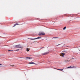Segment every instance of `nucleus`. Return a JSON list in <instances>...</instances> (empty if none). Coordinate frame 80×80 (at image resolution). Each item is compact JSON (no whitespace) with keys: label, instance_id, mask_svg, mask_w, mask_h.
I'll return each instance as SVG.
<instances>
[{"label":"nucleus","instance_id":"obj_10","mask_svg":"<svg viewBox=\"0 0 80 80\" xmlns=\"http://www.w3.org/2000/svg\"><path fill=\"white\" fill-rule=\"evenodd\" d=\"M19 49H18L17 50H15L14 51H19Z\"/></svg>","mask_w":80,"mask_h":80},{"label":"nucleus","instance_id":"obj_4","mask_svg":"<svg viewBox=\"0 0 80 80\" xmlns=\"http://www.w3.org/2000/svg\"><path fill=\"white\" fill-rule=\"evenodd\" d=\"M65 55V53H61L60 54V56H61V57H64V55Z\"/></svg>","mask_w":80,"mask_h":80},{"label":"nucleus","instance_id":"obj_11","mask_svg":"<svg viewBox=\"0 0 80 80\" xmlns=\"http://www.w3.org/2000/svg\"><path fill=\"white\" fill-rule=\"evenodd\" d=\"M57 70H60L61 71H62V70H63V69H57Z\"/></svg>","mask_w":80,"mask_h":80},{"label":"nucleus","instance_id":"obj_1","mask_svg":"<svg viewBox=\"0 0 80 80\" xmlns=\"http://www.w3.org/2000/svg\"><path fill=\"white\" fill-rule=\"evenodd\" d=\"M45 35V34L44 32H39L38 34V35H39V36H42Z\"/></svg>","mask_w":80,"mask_h":80},{"label":"nucleus","instance_id":"obj_17","mask_svg":"<svg viewBox=\"0 0 80 80\" xmlns=\"http://www.w3.org/2000/svg\"><path fill=\"white\" fill-rule=\"evenodd\" d=\"M22 49H21V50H22Z\"/></svg>","mask_w":80,"mask_h":80},{"label":"nucleus","instance_id":"obj_6","mask_svg":"<svg viewBox=\"0 0 80 80\" xmlns=\"http://www.w3.org/2000/svg\"><path fill=\"white\" fill-rule=\"evenodd\" d=\"M30 51V48H26V51L27 52H29V51Z\"/></svg>","mask_w":80,"mask_h":80},{"label":"nucleus","instance_id":"obj_7","mask_svg":"<svg viewBox=\"0 0 80 80\" xmlns=\"http://www.w3.org/2000/svg\"><path fill=\"white\" fill-rule=\"evenodd\" d=\"M28 63H29V64H35V63L33 62H29Z\"/></svg>","mask_w":80,"mask_h":80},{"label":"nucleus","instance_id":"obj_2","mask_svg":"<svg viewBox=\"0 0 80 80\" xmlns=\"http://www.w3.org/2000/svg\"><path fill=\"white\" fill-rule=\"evenodd\" d=\"M15 47L16 48H22V46H21L20 45H16L15 46Z\"/></svg>","mask_w":80,"mask_h":80},{"label":"nucleus","instance_id":"obj_5","mask_svg":"<svg viewBox=\"0 0 80 80\" xmlns=\"http://www.w3.org/2000/svg\"><path fill=\"white\" fill-rule=\"evenodd\" d=\"M48 53V52H44L42 54V55H47Z\"/></svg>","mask_w":80,"mask_h":80},{"label":"nucleus","instance_id":"obj_15","mask_svg":"<svg viewBox=\"0 0 80 80\" xmlns=\"http://www.w3.org/2000/svg\"><path fill=\"white\" fill-rule=\"evenodd\" d=\"M1 65H2V64H0V67H2V66Z\"/></svg>","mask_w":80,"mask_h":80},{"label":"nucleus","instance_id":"obj_16","mask_svg":"<svg viewBox=\"0 0 80 80\" xmlns=\"http://www.w3.org/2000/svg\"><path fill=\"white\" fill-rule=\"evenodd\" d=\"M12 67H14V66H12Z\"/></svg>","mask_w":80,"mask_h":80},{"label":"nucleus","instance_id":"obj_14","mask_svg":"<svg viewBox=\"0 0 80 80\" xmlns=\"http://www.w3.org/2000/svg\"><path fill=\"white\" fill-rule=\"evenodd\" d=\"M12 51H11V50H9L8 51V52H12Z\"/></svg>","mask_w":80,"mask_h":80},{"label":"nucleus","instance_id":"obj_8","mask_svg":"<svg viewBox=\"0 0 80 80\" xmlns=\"http://www.w3.org/2000/svg\"><path fill=\"white\" fill-rule=\"evenodd\" d=\"M28 59H30V58L28 57V58H26V60H28Z\"/></svg>","mask_w":80,"mask_h":80},{"label":"nucleus","instance_id":"obj_13","mask_svg":"<svg viewBox=\"0 0 80 80\" xmlns=\"http://www.w3.org/2000/svg\"><path fill=\"white\" fill-rule=\"evenodd\" d=\"M73 67H68V68H73Z\"/></svg>","mask_w":80,"mask_h":80},{"label":"nucleus","instance_id":"obj_9","mask_svg":"<svg viewBox=\"0 0 80 80\" xmlns=\"http://www.w3.org/2000/svg\"><path fill=\"white\" fill-rule=\"evenodd\" d=\"M19 25V24H18V23H16V24H15L14 26H13V27H15V26H16V25Z\"/></svg>","mask_w":80,"mask_h":80},{"label":"nucleus","instance_id":"obj_12","mask_svg":"<svg viewBox=\"0 0 80 80\" xmlns=\"http://www.w3.org/2000/svg\"><path fill=\"white\" fill-rule=\"evenodd\" d=\"M65 29H66V27H65L64 28H63V29L64 30H65Z\"/></svg>","mask_w":80,"mask_h":80},{"label":"nucleus","instance_id":"obj_3","mask_svg":"<svg viewBox=\"0 0 80 80\" xmlns=\"http://www.w3.org/2000/svg\"><path fill=\"white\" fill-rule=\"evenodd\" d=\"M40 38H42L40 37H38V38H30V40H36L37 39H40Z\"/></svg>","mask_w":80,"mask_h":80}]
</instances>
